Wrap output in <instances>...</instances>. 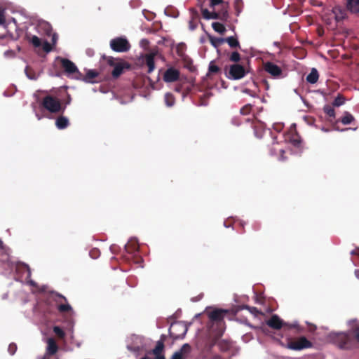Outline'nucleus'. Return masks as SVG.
<instances>
[{
	"label": "nucleus",
	"instance_id": "e433bc0d",
	"mask_svg": "<svg viewBox=\"0 0 359 359\" xmlns=\"http://www.w3.org/2000/svg\"><path fill=\"white\" fill-rule=\"evenodd\" d=\"M252 109V106L250 104H247L241 109L240 112L243 115H248L251 112Z\"/></svg>",
	"mask_w": 359,
	"mask_h": 359
},
{
	"label": "nucleus",
	"instance_id": "6ab92c4d",
	"mask_svg": "<svg viewBox=\"0 0 359 359\" xmlns=\"http://www.w3.org/2000/svg\"><path fill=\"white\" fill-rule=\"evenodd\" d=\"M346 8L352 14L359 13V0H347Z\"/></svg>",
	"mask_w": 359,
	"mask_h": 359
},
{
	"label": "nucleus",
	"instance_id": "4d7b16f0",
	"mask_svg": "<svg viewBox=\"0 0 359 359\" xmlns=\"http://www.w3.org/2000/svg\"><path fill=\"white\" fill-rule=\"evenodd\" d=\"M4 248V242L1 241V239L0 238V249L1 250H3Z\"/></svg>",
	"mask_w": 359,
	"mask_h": 359
},
{
	"label": "nucleus",
	"instance_id": "393cba45",
	"mask_svg": "<svg viewBox=\"0 0 359 359\" xmlns=\"http://www.w3.org/2000/svg\"><path fill=\"white\" fill-rule=\"evenodd\" d=\"M224 42H226L231 48H240L239 41L234 36L224 38Z\"/></svg>",
	"mask_w": 359,
	"mask_h": 359
},
{
	"label": "nucleus",
	"instance_id": "5701e85b",
	"mask_svg": "<svg viewBox=\"0 0 359 359\" xmlns=\"http://www.w3.org/2000/svg\"><path fill=\"white\" fill-rule=\"evenodd\" d=\"M355 120L354 116L348 111H345L341 118L338 119L336 123L341 122L344 125L351 124Z\"/></svg>",
	"mask_w": 359,
	"mask_h": 359
},
{
	"label": "nucleus",
	"instance_id": "a18cd8bd",
	"mask_svg": "<svg viewBox=\"0 0 359 359\" xmlns=\"http://www.w3.org/2000/svg\"><path fill=\"white\" fill-rule=\"evenodd\" d=\"M107 63L111 67L115 66L118 62H116V60L112 57H109L107 58Z\"/></svg>",
	"mask_w": 359,
	"mask_h": 359
},
{
	"label": "nucleus",
	"instance_id": "3c124183",
	"mask_svg": "<svg viewBox=\"0 0 359 359\" xmlns=\"http://www.w3.org/2000/svg\"><path fill=\"white\" fill-rule=\"evenodd\" d=\"M244 93H245L248 94L249 95H250V96H252V97H255V93H253L252 92V90H250V89H245V90H244Z\"/></svg>",
	"mask_w": 359,
	"mask_h": 359
},
{
	"label": "nucleus",
	"instance_id": "0eeeda50",
	"mask_svg": "<svg viewBox=\"0 0 359 359\" xmlns=\"http://www.w3.org/2000/svg\"><path fill=\"white\" fill-rule=\"evenodd\" d=\"M248 73L245 67L241 64H233L229 66L228 72L226 76L233 80H239L243 78Z\"/></svg>",
	"mask_w": 359,
	"mask_h": 359
},
{
	"label": "nucleus",
	"instance_id": "4468645a",
	"mask_svg": "<svg viewBox=\"0 0 359 359\" xmlns=\"http://www.w3.org/2000/svg\"><path fill=\"white\" fill-rule=\"evenodd\" d=\"M125 68H129V65L126 62H118L111 72V76L114 79H118L123 72Z\"/></svg>",
	"mask_w": 359,
	"mask_h": 359
},
{
	"label": "nucleus",
	"instance_id": "79ce46f5",
	"mask_svg": "<svg viewBox=\"0 0 359 359\" xmlns=\"http://www.w3.org/2000/svg\"><path fill=\"white\" fill-rule=\"evenodd\" d=\"M16 351H17V345L14 343L10 344L8 346V351L9 352V353L11 355H14L15 353L16 352Z\"/></svg>",
	"mask_w": 359,
	"mask_h": 359
},
{
	"label": "nucleus",
	"instance_id": "aec40b11",
	"mask_svg": "<svg viewBox=\"0 0 359 359\" xmlns=\"http://www.w3.org/2000/svg\"><path fill=\"white\" fill-rule=\"evenodd\" d=\"M191 351V346L188 344H184L179 351H176L171 359H183V354Z\"/></svg>",
	"mask_w": 359,
	"mask_h": 359
},
{
	"label": "nucleus",
	"instance_id": "f03ea898",
	"mask_svg": "<svg viewBox=\"0 0 359 359\" xmlns=\"http://www.w3.org/2000/svg\"><path fill=\"white\" fill-rule=\"evenodd\" d=\"M40 105L51 114H62L65 110V106H63L61 100L50 95L45 96L42 99Z\"/></svg>",
	"mask_w": 359,
	"mask_h": 359
},
{
	"label": "nucleus",
	"instance_id": "f704fd0d",
	"mask_svg": "<svg viewBox=\"0 0 359 359\" xmlns=\"http://www.w3.org/2000/svg\"><path fill=\"white\" fill-rule=\"evenodd\" d=\"M324 111L330 117H332V118L335 117V111L332 107L329 106V105L325 106Z\"/></svg>",
	"mask_w": 359,
	"mask_h": 359
},
{
	"label": "nucleus",
	"instance_id": "7c9ffc66",
	"mask_svg": "<svg viewBox=\"0 0 359 359\" xmlns=\"http://www.w3.org/2000/svg\"><path fill=\"white\" fill-rule=\"evenodd\" d=\"M344 102H345L344 97L341 95H338L337 97L333 101L332 105L334 107H339V106L344 104Z\"/></svg>",
	"mask_w": 359,
	"mask_h": 359
},
{
	"label": "nucleus",
	"instance_id": "37998d69",
	"mask_svg": "<svg viewBox=\"0 0 359 359\" xmlns=\"http://www.w3.org/2000/svg\"><path fill=\"white\" fill-rule=\"evenodd\" d=\"M53 48L51 46V45L50 44V43H48V41H45L43 42V50L46 52V53H49L52 50Z\"/></svg>",
	"mask_w": 359,
	"mask_h": 359
},
{
	"label": "nucleus",
	"instance_id": "72a5a7b5",
	"mask_svg": "<svg viewBox=\"0 0 359 359\" xmlns=\"http://www.w3.org/2000/svg\"><path fill=\"white\" fill-rule=\"evenodd\" d=\"M233 6L236 11V15H238L242 11L243 1L241 0H235Z\"/></svg>",
	"mask_w": 359,
	"mask_h": 359
},
{
	"label": "nucleus",
	"instance_id": "9d476101",
	"mask_svg": "<svg viewBox=\"0 0 359 359\" xmlns=\"http://www.w3.org/2000/svg\"><path fill=\"white\" fill-rule=\"evenodd\" d=\"M264 69L274 79H280L283 77L281 68L273 62H265L264 64Z\"/></svg>",
	"mask_w": 359,
	"mask_h": 359
},
{
	"label": "nucleus",
	"instance_id": "052dcab7",
	"mask_svg": "<svg viewBox=\"0 0 359 359\" xmlns=\"http://www.w3.org/2000/svg\"><path fill=\"white\" fill-rule=\"evenodd\" d=\"M180 50H182V48H180V47L177 48V52L179 54H180Z\"/></svg>",
	"mask_w": 359,
	"mask_h": 359
},
{
	"label": "nucleus",
	"instance_id": "f257e3e1",
	"mask_svg": "<svg viewBox=\"0 0 359 359\" xmlns=\"http://www.w3.org/2000/svg\"><path fill=\"white\" fill-rule=\"evenodd\" d=\"M329 339L341 349L349 350L354 346L353 338L348 332L330 333Z\"/></svg>",
	"mask_w": 359,
	"mask_h": 359
},
{
	"label": "nucleus",
	"instance_id": "49530a36",
	"mask_svg": "<svg viewBox=\"0 0 359 359\" xmlns=\"http://www.w3.org/2000/svg\"><path fill=\"white\" fill-rule=\"evenodd\" d=\"M273 129L278 132H280L283 128V125L281 123H275L273 126Z\"/></svg>",
	"mask_w": 359,
	"mask_h": 359
},
{
	"label": "nucleus",
	"instance_id": "7ed1b4c3",
	"mask_svg": "<svg viewBox=\"0 0 359 359\" xmlns=\"http://www.w3.org/2000/svg\"><path fill=\"white\" fill-rule=\"evenodd\" d=\"M62 302H67L66 297L63 295L51 292L48 294L46 302L50 306H55L60 313H67L72 311V306L69 304H63Z\"/></svg>",
	"mask_w": 359,
	"mask_h": 359
},
{
	"label": "nucleus",
	"instance_id": "1a4fd4ad",
	"mask_svg": "<svg viewBox=\"0 0 359 359\" xmlns=\"http://www.w3.org/2000/svg\"><path fill=\"white\" fill-rule=\"evenodd\" d=\"M60 63L67 75L76 74L75 78H81V72H80L76 65L67 58H60Z\"/></svg>",
	"mask_w": 359,
	"mask_h": 359
},
{
	"label": "nucleus",
	"instance_id": "b1692460",
	"mask_svg": "<svg viewBox=\"0 0 359 359\" xmlns=\"http://www.w3.org/2000/svg\"><path fill=\"white\" fill-rule=\"evenodd\" d=\"M319 78V74L316 69L313 68L311 72L306 76V81L311 84L316 83Z\"/></svg>",
	"mask_w": 359,
	"mask_h": 359
},
{
	"label": "nucleus",
	"instance_id": "58836bf2",
	"mask_svg": "<svg viewBox=\"0 0 359 359\" xmlns=\"http://www.w3.org/2000/svg\"><path fill=\"white\" fill-rule=\"evenodd\" d=\"M25 74L30 79H36V77L35 76V74L33 72V71L28 67L25 69Z\"/></svg>",
	"mask_w": 359,
	"mask_h": 359
},
{
	"label": "nucleus",
	"instance_id": "9b49d317",
	"mask_svg": "<svg viewBox=\"0 0 359 359\" xmlns=\"http://www.w3.org/2000/svg\"><path fill=\"white\" fill-rule=\"evenodd\" d=\"M228 313L229 311L226 309H215L208 313V318L212 322L220 323Z\"/></svg>",
	"mask_w": 359,
	"mask_h": 359
},
{
	"label": "nucleus",
	"instance_id": "c03bdc74",
	"mask_svg": "<svg viewBox=\"0 0 359 359\" xmlns=\"http://www.w3.org/2000/svg\"><path fill=\"white\" fill-rule=\"evenodd\" d=\"M353 333L354 334V339L359 342V325L355 327L353 330Z\"/></svg>",
	"mask_w": 359,
	"mask_h": 359
},
{
	"label": "nucleus",
	"instance_id": "c85d7f7f",
	"mask_svg": "<svg viewBox=\"0 0 359 359\" xmlns=\"http://www.w3.org/2000/svg\"><path fill=\"white\" fill-rule=\"evenodd\" d=\"M212 27L213 28V29L215 32H217L221 34H223L226 32V28H225L224 25L220 22H212Z\"/></svg>",
	"mask_w": 359,
	"mask_h": 359
},
{
	"label": "nucleus",
	"instance_id": "dca6fc26",
	"mask_svg": "<svg viewBox=\"0 0 359 359\" xmlns=\"http://www.w3.org/2000/svg\"><path fill=\"white\" fill-rule=\"evenodd\" d=\"M98 72L93 69H89L86 72V75H83L81 73V78H78L77 79L82 80L86 83H94L95 82V79L98 76Z\"/></svg>",
	"mask_w": 359,
	"mask_h": 359
},
{
	"label": "nucleus",
	"instance_id": "a878e982",
	"mask_svg": "<svg viewBox=\"0 0 359 359\" xmlns=\"http://www.w3.org/2000/svg\"><path fill=\"white\" fill-rule=\"evenodd\" d=\"M221 72V69L215 65L214 61H211L209 64L208 67V72L207 76H210L212 74H217Z\"/></svg>",
	"mask_w": 359,
	"mask_h": 359
},
{
	"label": "nucleus",
	"instance_id": "a211bd4d",
	"mask_svg": "<svg viewBox=\"0 0 359 359\" xmlns=\"http://www.w3.org/2000/svg\"><path fill=\"white\" fill-rule=\"evenodd\" d=\"M126 250L128 253L134 255L139 251V245L136 240L131 239L128 241V243L125 246Z\"/></svg>",
	"mask_w": 359,
	"mask_h": 359
},
{
	"label": "nucleus",
	"instance_id": "39448f33",
	"mask_svg": "<svg viewBox=\"0 0 359 359\" xmlns=\"http://www.w3.org/2000/svg\"><path fill=\"white\" fill-rule=\"evenodd\" d=\"M313 346L311 341L308 340L305 337H300L297 339H290L285 347L293 351H301L309 348Z\"/></svg>",
	"mask_w": 359,
	"mask_h": 359
},
{
	"label": "nucleus",
	"instance_id": "f8f14e48",
	"mask_svg": "<svg viewBox=\"0 0 359 359\" xmlns=\"http://www.w3.org/2000/svg\"><path fill=\"white\" fill-rule=\"evenodd\" d=\"M180 71L172 67L168 68L163 74V80L165 82H174L179 79Z\"/></svg>",
	"mask_w": 359,
	"mask_h": 359
},
{
	"label": "nucleus",
	"instance_id": "603ef678",
	"mask_svg": "<svg viewBox=\"0 0 359 359\" xmlns=\"http://www.w3.org/2000/svg\"><path fill=\"white\" fill-rule=\"evenodd\" d=\"M5 21L4 15L0 13V25L3 24Z\"/></svg>",
	"mask_w": 359,
	"mask_h": 359
},
{
	"label": "nucleus",
	"instance_id": "20e7f679",
	"mask_svg": "<svg viewBox=\"0 0 359 359\" xmlns=\"http://www.w3.org/2000/svg\"><path fill=\"white\" fill-rule=\"evenodd\" d=\"M228 8L229 4L226 3L222 6L221 9L218 12H210L207 8H202L201 13L203 18L206 20L218 19L222 21H227L229 19Z\"/></svg>",
	"mask_w": 359,
	"mask_h": 359
},
{
	"label": "nucleus",
	"instance_id": "473e14b6",
	"mask_svg": "<svg viewBox=\"0 0 359 359\" xmlns=\"http://www.w3.org/2000/svg\"><path fill=\"white\" fill-rule=\"evenodd\" d=\"M53 332L59 339H63L65 337V332L59 326H54Z\"/></svg>",
	"mask_w": 359,
	"mask_h": 359
},
{
	"label": "nucleus",
	"instance_id": "4c0bfd02",
	"mask_svg": "<svg viewBox=\"0 0 359 359\" xmlns=\"http://www.w3.org/2000/svg\"><path fill=\"white\" fill-rule=\"evenodd\" d=\"M30 42L34 47H40L41 46V39L36 36H32Z\"/></svg>",
	"mask_w": 359,
	"mask_h": 359
},
{
	"label": "nucleus",
	"instance_id": "680f3d73",
	"mask_svg": "<svg viewBox=\"0 0 359 359\" xmlns=\"http://www.w3.org/2000/svg\"><path fill=\"white\" fill-rule=\"evenodd\" d=\"M137 259H138V260H137V262H139V261H142V260L141 257H138V258H137Z\"/></svg>",
	"mask_w": 359,
	"mask_h": 359
},
{
	"label": "nucleus",
	"instance_id": "13d9d810",
	"mask_svg": "<svg viewBox=\"0 0 359 359\" xmlns=\"http://www.w3.org/2000/svg\"><path fill=\"white\" fill-rule=\"evenodd\" d=\"M355 273L356 276H357L358 278H359V270H356V271H355Z\"/></svg>",
	"mask_w": 359,
	"mask_h": 359
},
{
	"label": "nucleus",
	"instance_id": "8fccbe9b",
	"mask_svg": "<svg viewBox=\"0 0 359 359\" xmlns=\"http://www.w3.org/2000/svg\"><path fill=\"white\" fill-rule=\"evenodd\" d=\"M57 40V34L54 33L52 35V39H51V41H52V43L53 45H55Z\"/></svg>",
	"mask_w": 359,
	"mask_h": 359
},
{
	"label": "nucleus",
	"instance_id": "ea45409f",
	"mask_svg": "<svg viewBox=\"0 0 359 359\" xmlns=\"http://www.w3.org/2000/svg\"><path fill=\"white\" fill-rule=\"evenodd\" d=\"M227 2H224L223 0H210V6L214 8L217 5L223 6Z\"/></svg>",
	"mask_w": 359,
	"mask_h": 359
},
{
	"label": "nucleus",
	"instance_id": "4be33fe9",
	"mask_svg": "<svg viewBox=\"0 0 359 359\" xmlns=\"http://www.w3.org/2000/svg\"><path fill=\"white\" fill-rule=\"evenodd\" d=\"M154 56V53H149L145 55V63L148 67V73L153 72L155 68Z\"/></svg>",
	"mask_w": 359,
	"mask_h": 359
},
{
	"label": "nucleus",
	"instance_id": "bf43d9fd",
	"mask_svg": "<svg viewBox=\"0 0 359 359\" xmlns=\"http://www.w3.org/2000/svg\"><path fill=\"white\" fill-rule=\"evenodd\" d=\"M180 50H182V48H180V47L177 48V52L179 54H180Z\"/></svg>",
	"mask_w": 359,
	"mask_h": 359
},
{
	"label": "nucleus",
	"instance_id": "864d4df0",
	"mask_svg": "<svg viewBox=\"0 0 359 359\" xmlns=\"http://www.w3.org/2000/svg\"><path fill=\"white\" fill-rule=\"evenodd\" d=\"M352 255H359V248L355 249L351 252Z\"/></svg>",
	"mask_w": 359,
	"mask_h": 359
},
{
	"label": "nucleus",
	"instance_id": "de8ad7c7",
	"mask_svg": "<svg viewBox=\"0 0 359 359\" xmlns=\"http://www.w3.org/2000/svg\"><path fill=\"white\" fill-rule=\"evenodd\" d=\"M71 101H72V97L69 94H67V99L65 101L63 106H65V107H66L67 105H68L71 103Z\"/></svg>",
	"mask_w": 359,
	"mask_h": 359
},
{
	"label": "nucleus",
	"instance_id": "bb28decb",
	"mask_svg": "<svg viewBox=\"0 0 359 359\" xmlns=\"http://www.w3.org/2000/svg\"><path fill=\"white\" fill-rule=\"evenodd\" d=\"M164 101L167 107H171L175 104V98L171 93H166L164 95Z\"/></svg>",
	"mask_w": 359,
	"mask_h": 359
},
{
	"label": "nucleus",
	"instance_id": "6e6552de",
	"mask_svg": "<svg viewBox=\"0 0 359 359\" xmlns=\"http://www.w3.org/2000/svg\"><path fill=\"white\" fill-rule=\"evenodd\" d=\"M110 47L114 51L124 53L130 50V45L126 39L123 37H116L111 40Z\"/></svg>",
	"mask_w": 359,
	"mask_h": 359
},
{
	"label": "nucleus",
	"instance_id": "2f4dec72",
	"mask_svg": "<svg viewBox=\"0 0 359 359\" xmlns=\"http://www.w3.org/2000/svg\"><path fill=\"white\" fill-rule=\"evenodd\" d=\"M229 60L233 62H238L241 60V55L238 52L233 51L229 55Z\"/></svg>",
	"mask_w": 359,
	"mask_h": 359
},
{
	"label": "nucleus",
	"instance_id": "2eb2a0df",
	"mask_svg": "<svg viewBox=\"0 0 359 359\" xmlns=\"http://www.w3.org/2000/svg\"><path fill=\"white\" fill-rule=\"evenodd\" d=\"M266 325L273 329L280 330L283 325V321L277 315H273L266 321Z\"/></svg>",
	"mask_w": 359,
	"mask_h": 359
},
{
	"label": "nucleus",
	"instance_id": "a19ab883",
	"mask_svg": "<svg viewBox=\"0 0 359 359\" xmlns=\"http://www.w3.org/2000/svg\"><path fill=\"white\" fill-rule=\"evenodd\" d=\"M100 250L97 248L91 250L89 252L90 256L93 259L97 258L100 256Z\"/></svg>",
	"mask_w": 359,
	"mask_h": 359
},
{
	"label": "nucleus",
	"instance_id": "09e8293b",
	"mask_svg": "<svg viewBox=\"0 0 359 359\" xmlns=\"http://www.w3.org/2000/svg\"><path fill=\"white\" fill-rule=\"evenodd\" d=\"M247 309L251 312V313H259V311L258 309L256 308V307H250V306H247Z\"/></svg>",
	"mask_w": 359,
	"mask_h": 359
},
{
	"label": "nucleus",
	"instance_id": "c9c22d12",
	"mask_svg": "<svg viewBox=\"0 0 359 359\" xmlns=\"http://www.w3.org/2000/svg\"><path fill=\"white\" fill-rule=\"evenodd\" d=\"M290 142L292 143V145H294V147H300V144H301V140H300V137L297 135H292L290 139Z\"/></svg>",
	"mask_w": 359,
	"mask_h": 359
},
{
	"label": "nucleus",
	"instance_id": "ddd939ff",
	"mask_svg": "<svg viewBox=\"0 0 359 359\" xmlns=\"http://www.w3.org/2000/svg\"><path fill=\"white\" fill-rule=\"evenodd\" d=\"M347 8L345 9L340 6H336L332 8V12L335 20L339 22L344 20L347 17Z\"/></svg>",
	"mask_w": 359,
	"mask_h": 359
},
{
	"label": "nucleus",
	"instance_id": "5fc2aeb1",
	"mask_svg": "<svg viewBox=\"0 0 359 359\" xmlns=\"http://www.w3.org/2000/svg\"><path fill=\"white\" fill-rule=\"evenodd\" d=\"M155 356L156 357L154 359H165V357L163 355H155Z\"/></svg>",
	"mask_w": 359,
	"mask_h": 359
},
{
	"label": "nucleus",
	"instance_id": "f3484780",
	"mask_svg": "<svg viewBox=\"0 0 359 359\" xmlns=\"http://www.w3.org/2000/svg\"><path fill=\"white\" fill-rule=\"evenodd\" d=\"M58 351V346L53 338L47 339L46 353L49 355H55Z\"/></svg>",
	"mask_w": 359,
	"mask_h": 359
},
{
	"label": "nucleus",
	"instance_id": "6e6d98bb",
	"mask_svg": "<svg viewBox=\"0 0 359 359\" xmlns=\"http://www.w3.org/2000/svg\"><path fill=\"white\" fill-rule=\"evenodd\" d=\"M165 338H166L165 335L162 334V335L161 336V338H160V340H159V341H163V344H164V341H165Z\"/></svg>",
	"mask_w": 359,
	"mask_h": 359
},
{
	"label": "nucleus",
	"instance_id": "c756f323",
	"mask_svg": "<svg viewBox=\"0 0 359 359\" xmlns=\"http://www.w3.org/2000/svg\"><path fill=\"white\" fill-rule=\"evenodd\" d=\"M209 39H210V41L211 44L215 48H217L221 44L224 43V38H216V37L210 36Z\"/></svg>",
	"mask_w": 359,
	"mask_h": 359
},
{
	"label": "nucleus",
	"instance_id": "423d86ee",
	"mask_svg": "<svg viewBox=\"0 0 359 359\" xmlns=\"http://www.w3.org/2000/svg\"><path fill=\"white\" fill-rule=\"evenodd\" d=\"M187 330V326L184 322L177 321L171 324L169 328V335L175 340L182 339Z\"/></svg>",
	"mask_w": 359,
	"mask_h": 359
},
{
	"label": "nucleus",
	"instance_id": "412c9836",
	"mask_svg": "<svg viewBox=\"0 0 359 359\" xmlns=\"http://www.w3.org/2000/svg\"><path fill=\"white\" fill-rule=\"evenodd\" d=\"M69 125V119L64 116H60L56 118L55 126L60 130H63L67 128Z\"/></svg>",
	"mask_w": 359,
	"mask_h": 359
},
{
	"label": "nucleus",
	"instance_id": "cd10ccee",
	"mask_svg": "<svg viewBox=\"0 0 359 359\" xmlns=\"http://www.w3.org/2000/svg\"><path fill=\"white\" fill-rule=\"evenodd\" d=\"M164 348L163 341H158L155 348L153 349L152 353L155 355H162Z\"/></svg>",
	"mask_w": 359,
	"mask_h": 359
}]
</instances>
